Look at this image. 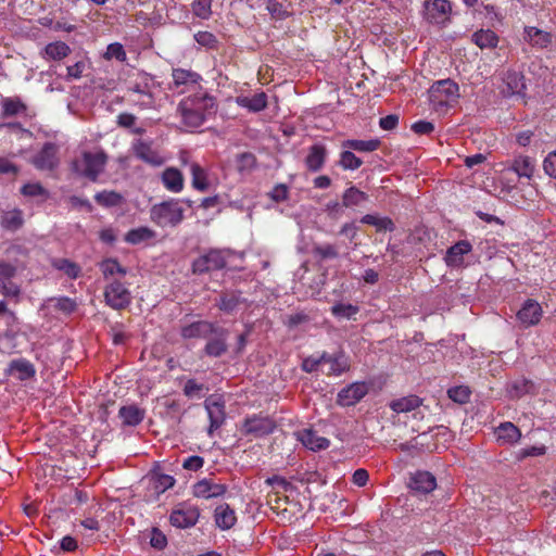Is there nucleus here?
I'll use <instances>...</instances> for the list:
<instances>
[{
    "mask_svg": "<svg viewBox=\"0 0 556 556\" xmlns=\"http://www.w3.org/2000/svg\"><path fill=\"white\" fill-rule=\"evenodd\" d=\"M519 177L530 179L533 176L535 164L532 157L527 155L516 156L509 167Z\"/></svg>",
    "mask_w": 556,
    "mask_h": 556,
    "instance_id": "35",
    "label": "nucleus"
},
{
    "mask_svg": "<svg viewBox=\"0 0 556 556\" xmlns=\"http://www.w3.org/2000/svg\"><path fill=\"white\" fill-rule=\"evenodd\" d=\"M495 434L497 441L502 443L513 444L519 441L521 432L517 426L510 421L502 422L496 429Z\"/></svg>",
    "mask_w": 556,
    "mask_h": 556,
    "instance_id": "33",
    "label": "nucleus"
},
{
    "mask_svg": "<svg viewBox=\"0 0 556 556\" xmlns=\"http://www.w3.org/2000/svg\"><path fill=\"white\" fill-rule=\"evenodd\" d=\"M328 151L321 143H315L308 149V153L305 157V165L311 172H318L323 168Z\"/></svg>",
    "mask_w": 556,
    "mask_h": 556,
    "instance_id": "22",
    "label": "nucleus"
},
{
    "mask_svg": "<svg viewBox=\"0 0 556 556\" xmlns=\"http://www.w3.org/2000/svg\"><path fill=\"white\" fill-rule=\"evenodd\" d=\"M299 439L305 447L312 451L326 450L330 445V441L327 438L318 435L312 429H304L300 432Z\"/></svg>",
    "mask_w": 556,
    "mask_h": 556,
    "instance_id": "27",
    "label": "nucleus"
},
{
    "mask_svg": "<svg viewBox=\"0 0 556 556\" xmlns=\"http://www.w3.org/2000/svg\"><path fill=\"white\" fill-rule=\"evenodd\" d=\"M339 165L346 170L358 169L363 165L361 157L356 156L353 150H343L340 153Z\"/></svg>",
    "mask_w": 556,
    "mask_h": 556,
    "instance_id": "49",
    "label": "nucleus"
},
{
    "mask_svg": "<svg viewBox=\"0 0 556 556\" xmlns=\"http://www.w3.org/2000/svg\"><path fill=\"white\" fill-rule=\"evenodd\" d=\"M543 169L546 175L556 179V150L546 155L543 161Z\"/></svg>",
    "mask_w": 556,
    "mask_h": 556,
    "instance_id": "64",
    "label": "nucleus"
},
{
    "mask_svg": "<svg viewBox=\"0 0 556 556\" xmlns=\"http://www.w3.org/2000/svg\"><path fill=\"white\" fill-rule=\"evenodd\" d=\"M525 40L528 41L532 47L543 49L552 45L553 35L534 26H527L525 27Z\"/></svg>",
    "mask_w": 556,
    "mask_h": 556,
    "instance_id": "25",
    "label": "nucleus"
},
{
    "mask_svg": "<svg viewBox=\"0 0 556 556\" xmlns=\"http://www.w3.org/2000/svg\"><path fill=\"white\" fill-rule=\"evenodd\" d=\"M237 104L241 108L248 109L250 112L257 113L267 108V94L264 91H261L252 97L239 96L237 97Z\"/></svg>",
    "mask_w": 556,
    "mask_h": 556,
    "instance_id": "29",
    "label": "nucleus"
},
{
    "mask_svg": "<svg viewBox=\"0 0 556 556\" xmlns=\"http://www.w3.org/2000/svg\"><path fill=\"white\" fill-rule=\"evenodd\" d=\"M189 100L194 104V108L202 113V117L205 119L207 115H212L215 112L216 102L215 98L204 94H195L190 97Z\"/></svg>",
    "mask_w": 556,
    "mask_h": 556,
    "instance_id": "39",
    "label": "nucleus"
},
{
    "mask_svg": "<svg viewBox=\"0 0 556 556\" xmlns=\"http://www.w3.org/2000/svg\"><path fill=\"white\" fill-rule=\"evenodd\" d=\"M175 484V479L169 475H157L154 479V490L163 493Z\"/></svg>",
    "mask_w": 556,
    "mask_h": 556,
    "instance_id": "61",
    "label": "nucleus"
},
{
    "mask_svg": "<svg viewBox=\"0 0 556 556\" xmlns=\"http://www.w3.org/2000/svg\"><path fill=\"white\" fill-rule=\"evenodd\" d=\"M358 312V307L352 304L338 303L331 307V313L338 317L350 318Z\"/></svg>",
    "mask_w": 556,
    "mask_h": 556,
    "instance_id": "59",
    "label": "nucleus"
},
{
    "mask_svg": "<svg viewBox=\"0 0 556 556\" xmlns=\"http://www.w3.org/2000/svg\"><path fill=\"white\" fill-rule=\"evenodd\" d=\"M472 251V244L468 240H459L450 247L445 253L444 262L447 267L462 268L465 267V255Z\"/></svg>",
    "mask_w": 556,
    "mask_h": 556,
    "instance_id": "12",
    "label": "nucleus"
},
{
    "mask_svg": "<svg viewBox=\"0 0 556 556\" xmlns=\"http://www.w3.org/2000/svg\"><path fill=\"white\" fill-rule=\"evenodd\" d=\"M216 526L222 530L231 529L237 522L235 510L226 503L218 505L214 511Z\"/></svg>",
    "mask_w": 556,
    "mask_h": 556,
    "instance_id": "24",
    "label": "nucleus"
},
{
    "mask_svg": "<svg viewBox=\"0 0 556 556\" xmlns=\"http://www.w3.org/2000/svg\"><path fill=\"white\" fill-rule=\"evenodd\" d=\"M151 220L160 227H177L185 218V210L179 200L170 199L154 204L150 210Z\"/></svg>",
    "mask_w": 556,
    "mask_h": 556,
    "instance_id": "2",
    "label": "nucleus"
},
{
    "mask_svg": "<svg viewBox=\"0 0 556 556\" xmlns=\"http://www.w3.org/2000/svg\"><path fill=\"white\" fill-rule=\"evenodd\" d=\"M132 151L137 159L149 165L161 166L164 163V159L152 148L151 141L136 140L132 143Z\"/></svg>",
    "mask_w": 556,
    "mask_h": 556,
    "instance_id": "14",
    "label": "nucleus"
},
{
    "mask_svg": "<svg viewBox=\"0 0 556 556\" xmlns=\"http://www.w3.org/2000/svg\"><path fill=\"white\" fill-rule=\"evenodd\" d=\"M23 214L20 210H12L3 213L0 222L2 228L9 231H16L23 226Z\"/></svg>",
    "mask_w": 556,
    "mask_h": 556,
    "instance_id": "41",
    "label": "nucleus"
},
{
    "mask_svg": "<svg viewBox=\"0 0 556 556\" xmlns=\"http://www.w3.org/2000/svg\"><path fill=\"white\" fill-rule=\"evenodd\" d=\"M424 404V399L419 397L418 395H407L400 399H395L390 402L389 406L390 408L400 414V413H409L413 410H416Z\"/></svg>",
    "mask_w": 556,
    "mask_h": 556,
    "instance_id": "30",
    "label": "nucleus"
},
{
    "mask_svg": "<svg viewBox=\"0 0 556 556\" xmlns=\"http://www.w3.org/2000/svg\"><path fill=\"white\" fill-rule=\"evenodd\" d=\"M53 268L63 271L71 279H76L80 275V267L68 258H53L51 261Z\"/></svg>",
    "mask_w": 556,
    "mask_h": 556,
    "instance_id": "43",
    "label": "nucleus"
},
{
    "mask_svg": "<svg viewBox=\"0 0 556 556\" xmlns=\"http://www.w3.org/2000/svg\"><path fill=\"white\" fill-rule=\"evenodd\" d=\"M100 269L105 279L115 274L121 276H125L127 274V268L123 267L116 258L103 260L100 263Z\"/></svg>",
    "mask_w": 556,
    "mask_h": 556,
    "instance_id": "50",
    "label": "nucleus"
},
{
    "mask_svg": "<svg viewBox=\"0 0 556 556\" xmlns=\"http://www.w3.org/2000/svg\"><path fill=\"white\" fill-rule=\"evenodd\" d=\"M321 374L327 376H339L350 370V358L343 350H338L333 354L323 352L321 354Z\"/></svg>",
    "mask_w": 556,
    "mask_h": 556,
    "instance_id": "7",
    "label": "nucleus"
},
{
    "mask_svg": "<svg viewBox=\"0 0 556 556\" xmlns=\"http://www.w3.org/2000/svg\"><path fill=\"white\" fill-rule=\"evenodd\" d=\"M312 253L319 261L334 260L339 256L337 247L331 243L314 244Z\"/></svg>",
    "mask_w": 556,
    "mask_h": 556,
    "instance_id": "48",
    "label": "nucleus"
},
{
    "mask_svg": "<svg viewBox=\"0 0 556 556\" xmlns=\"http://www.w3.org/2000/svg\"><path fill=\"white\" fill-rule=\"evenodd\" d=\"M226 266L227 251L212 248L192 261L191 271L193 275L201 276L222 270Z\"/></svg>",
    "mask_w": 556,
    "mask_h": 556,
    "instance_id": "4",
    "label": "nucleus"
},
{
    "mask_svg": "<svg viewBox=\"0 0 556 556\" xmlns=\"http://www.w3.org/2000/svg\"><path fill=\"white\" fill-rule=\"evenodd\" d=\"M199 516L200 514L198 508H177L172 511L169 522L176 528L186 529L193 527L197 523Z\"/></svg>",
    "mask_w": 556,
    "mask_h": 556,
    "instance_id": "16",
    "label": "nucleus"
},
{
    "mask_svg": "<svg viewBox=\"0 0 556 556\" xmlns=\"http://www.w3.org/2000/svg\"><path fill=\"white\" fill-rule=\"evenodd\" d=\"M541 305L532 299H528L517 313V319L522 324L523 327L535 326L542 318Z\"/></svg>",
    "mask_w": 556,
    "mask_h": 556,
    "instance_id": "15",
    "label": "nucleus"
},
{
    "mask_svg": "<svg viewBox=\"0 0 556 556\" xmlns=\"http://www.w3.org/2000/svg\"><path fill=\"white\" fill-rule=\"evenodd\" d=\"M369 195L355 186L349 187L342 194V205L345 207L361 206L367 202Z\"/></svg>",
    "mask_w": 556,
    "mask_h": 556,
    "instance_id": "36",
    "label": "nucleus"
},
{
    "mask_svg": "<svg viewBox=\"0 0 556 556\" xmlns=\"http://www.w3.org/2000/svg\"><path fill=\"white\" fill-rule=\"evenodd\" d=\"M277 425L268 415L252 414L244 417L240 425V432L251 439H260L271 434Z\"/></svg>",
    "mask_w": 556,
    "mask_h": 556,
    "instance_id": "5",
    "label": "nucleus"
},
{
    "mask_svg": "<svg viewBox=\"0 0 556 556\" xmlns=\"http://www.w3.org/2000/svg\"><path fill=\"white\" fill-rule=\"evenodd\" d=\"M17 268L4 261H0V285L11 281L16 276Z\"/></svg>",
    "mask_w": 556,
    "mask_h": 556,
    "instance_id": "63",
    "label": "nucleus"
},
{
    "mask_svg": "<svg viewBox=\"0 0 556 556\" xmlns=\"http://www.w3.org/2000/svg\"><path fill=\"white\" fill-rule=\"evenodd\" d=\"M239 290H225L220 293L216 306L225 313H232L244 300Z\"/></svg>",
    "mask_w": 556,
    "mask_h": 556,
    "instance_id": "26",
    "label": "nucleus"
},
{
    "mask_svg": "<svg viewBox=\"0 0 556 556\" xmlns=\"http://www.w3.org/2000/svg\"><path fill=\"white\" fill-rule=\"evenodd\" d=\"M192 187L199 191H206L210 187L206 172L198 163L191 164Z\"/></svg>",
    "mask_w": 556,
    "mask_h": 556,
    "instance_id": "47",
    "label": "nucleus"
},
{
    "mask_svg": "<svg viewBox=\"0 0 556 556\" xmlns=\"http://www.w3.org/2000/svg\"><path fill=\"white\" fill-rule=\"evenodd\" d=\"M381 146V141L379 139H370V140H358V139H348L342 142V148L350 149L356 152H374L378 150Z\"/></svg>",
    "mask_w": 556,
    "mask_h": 556,
    "instance_id": "38",
    "label": "nucleus"
},
{
    "mask_svg": "<svg viewBox=\"0 0 556 556\" xmlns=\"http://www.w3.org/2000/svg\"><path fill=\"white\" fill-rule=\"evenodd\" d=\"M118 416L125 425L135 427L143 420L144 410L136 405L122 406Z\"/></svg>",
    "mask_w": 556,
    "mask_h": 556,
    "instance_id": "37",
    "label": "nucleus"
},
{
    "mask_svg": "<svg viewBox=\"0 0 556 556\" xmlns=\"http://www.w3.org/2000/svg\"><path fill=\"white\" fill-rule=\"evenodd\" d=\"M173 85L175 88L185 87L180 92H185V89L194 88L200 85L202 77L199 73L191 70L174 68L173 73Z\"/></svg>",
    "mask_w": 556,
    "mask_h": 556,
    "instance_id": "20",
    "label": "nucleus"
},
{
    "mask_svg": "<svg viewBox=\"0 0 556 556\" xmlns=\"http://www.w3.org/2000/svg\"><path fill=\"white\" fill-rule=\"evenodd\" d=\"M504 83L510 94H525L526 78L520 72L509 70L505 73Z\"/></svg>",
    "mask_w": 556,
    "mask_h": 556,
    "instance_id": "32",
    "label": "nucleus"
},
{
    "mask_svg": "<svg viewBox=\"0 0 556 556\" xmlns=\"http://www.w3.org/2000/svg\"><path fill=\"white\" fill-rule=\"evenodd\" d=\"M179 111L181 113L182 122L189 127H199L205 121L202 117V113L194 108V104L187 98L179 104Z\"/></svg>",
    "mask_w": 556,
    "mask_h": 556,
    "instance_id": "23",
    "label": "nucleus"
},
{
    "mask_svg": "<svg viewBox=\"0 0 556 556\" xmlns=\"http://www.w3.org/2000/svg\"><path fill=\"white\" fill-rule=\"evenodd\" d=\"M71 48L63 41L48 43L45 48V55L51 60H63L71 53Z\"/></svg>",
    "mask_w": 556,
    "mask_h": 556,
    "instance_id": "46",
    "label": "nucleus"
},
{
    "mask_svg": "<svg viewBox=\"0 0 556 556\" xmlns=\"http://www.w3.org/2000/svg\"><path fill=\"white\" fill-rule=\"evenodd\" d=\"M96 202L104 207L118 206L124 202V197L116 191H101L94 195Z\"/></svg>",
    "mask_w": 556,
    "mask_h": 556,
    "instance_id": "45",
    "label": "nucleus"
},
{
    "mask_svg": "<svg viewBox=\"0 0 556 556\" xmlns=\"http://www.w3.org/2000/svg\"><path fill=\"white\" fill-rule=\"evenodd\" d=\"M459 87L452 79L435 81L429 89L431 108L438 113H445L459 97Z\"/></svg>",
    "mask_w": 556,
    "mask_h": 556,
    "instance_id": "1",
    "label": "nucleus"
},
{
    "mask_svg": "<svg viewBox=\"0 0 556 556\" xmlns=\"http://www.w3.org/2000/svg\"><path fill=\"white\" fill-rule=\"evenodd\" d=\"M155 237V231L152 230L151 228L149 227H138V228H135V229H130L126 235H125V241L130 243V244H139L141 242H144V241H148V240H151Z\"/></svg>",
    "mask_w": 556,
    "mask_h": 556,
    "instance_id": "42",
    "label": "nucleus"
},
{
    "mask_svg": "<svg viewBox=\"0 0 556 556\" xmlns=\"http://www.w3.org/2000/svg\"><path fill=\"white\" fill-rule=\"evenodd\" d=\"M452 5L448 0L425 2V18L432 24H444L450 20Z\"/></svg>",
    "mask_w": 556,
    "mask_h": 556,
    "instance_id": "10",
    "label": "nucleus"
},
{
    "mask_svg": "<svg viewBox=\"0 0 556 556\" xmlns=\"http://www.w3.org/2000/svg\"><path fill=\"white\" fill-rule=\"evenodd\" d=\"M108 159V154L103 150L97 152L86 151L83 152L80 159L74 161L73 168L77 174L91 181H97L99 175L104 170Z\"/></svg>",
    "mask_w": 556,
    "mask_h": 556,
    "instance_id": "3",
    "label": "nucleus"
},
{
    "mask_svg": "<svg viewBox=\"0 0 556 556\" xmlns=\"http://www.w3.org/2000/svg\"><path fill=\"white\" fill-rule=\"evenodd\" d=\"M50 303H53L52 306L65 314L71 315L77 309V302L74 299L67 298V296H60V298H50L48 300Z\"/></svg>",
    "mask_w": 556,
    "mask_h": 556,
    "instance_id": "52",
    "label": "nucleus"
},
{
    "mask_svg": "<svg viewBox=\"0 0 556 556\" xmlns=\"http://www.w3.org/2000/svg\"><path fill=\"white\" fill-rule=\"evenodd\" d=\"M104 298L108 305L114 309H123L130 304V292L119 280H113L106 286Z\"/></svg>",
    "mask_w": 556,
    "mask_h": 556,
    "instance_id": "9",
    "label": "nucleus"
},
{
    "mask_svg": "<svg viewBox=\"0 0 556 556\" xmlns=\"http://www.w3.org/2000/svg\"><path fill=\"white\" fill-rule=\"evenodd\" d=\"M236 162L239 172L251 170L256 166V156L251 152H243L237 155Z\"/></svg>",
    "mask_w": 556,
    "mask_h": 556,
    "instance_id": "55",
    "label": "nucleus"
},
{
    "mask_svg": "<svg viewBox=\"0 0 556 556\" xmlns=\"http://www.w3.org/2000/svg\"><path fill=\"white\" fill-rule=\"evenodd\" d=\"M195 41L208 49H217L218 40L216 36L210 31H199L194 35Z\"/></svg>",
    "mask_w": 556,
    "mask_h": 556,
    "instance_id": "56",
    "label": "nucleus"
},
{
    "mask_svg": "<svg viewBox=\"0 0 556 556\" xmlns=\"http://www.w3.org/2000/svg\"><path fill=\"white\" fill-rule=\"evenodd\" d=\"M447 395L453 402L465 404L469 402L471 390L468 384H455L447 390Z\"/></svg>",
    "mask_w": 556,
    "mask_h": 556,
    "instance_id": "51",
    "label": "nucleus"
},
{
    "mask_svg": "<svg viewBox=\"0 0 556 556\" xmlns=\"http://www.w3.org/2000/svg\"><path fill=\"white\" fill-rule=\"evenodd\" d=\"M21 192L25 197H48L47 190L39 182H29L24 185Z\"/></svg>",
    "mask_w": 556,
    "mask_h": 556,
    "instance_id": "58",
    "label": "nucleus"
},
{
    "mask_svg": "<svg viewBox=\"0 0 556 556\" xmlns=\"http://www.w3.org/2000/svg\"><path fill=\"white\" fill-rule=\"evenodd\" d=\"M368 392L367 384H348L338 393L337 402L341 406H352Z\"/></svg>",
    "mask_w": 556,
    "mask_h": 556,
    "instance_id": "18",
    "label": "nucleus"
},
{
    "mask_svg": "<svg viewBox=\"0 0 556 556\" xmlns=\"http://www.w3.org/2000/svg\"><path fill=\"white\" fill-rule=\"evenodd\" d=\"M213 0H194L191 4L193 14L201 20H208L212 15Z\"/></svg>",
    "mask_w": 556,
    "mask_h": 556,
    "instance_id": "53",
    "label": "nucleus"
},
{
    "mask_svg": "<svg viewBox=\"0 0 556 556\" xmlns=\"http://www.w3.org/2000/svg\"><path fill=\"white\" fill-rule=\"evenodd\" d=\"M361 223L374 226L378 232L395 230L394 222L388 216L380 217L375 214H366L361 218Z\"/></svg>",
    "mask_w": 556,
    "mask_h": 556,
    "instance_id": "40",
    "label": "nucleus"
},
{
    "mask_svg": "<svg viewBox=\"0 0 556 556\" xmlns=\"http://www.w3.org/2000/svg\"><path fill=\"white\" fill-rule=\"evenodd\" d=\"M216 326L217 325L207 320H198L184 326L180 330V334L184 339H207L212 336Z\"/></svg>",
    "mask_w": 556,
    "mask_h": 556,
    "instance_id": "17",
    "label": "nucleus"
},
{
    "mask_svg": "<svg viewBox=\"0 0 556 556\" xmlns=\"http://www.w3.org/2000/svg\"><path fill=\"white\" fill-rule=\"evenodd\" d=\"M0 293L4 298L13 300L14 303H18L22 291L21 287L11 280L0 285Z\"/></svg>",
    "mask_w": 556,
    "mask_h": 556,
    "instance_id": "54",
    "label": "nucleus"
},
{
    "mask_svg": "<svg viewBox=\"0 0 556 556\" xmlns=\"http://www.w3.org/2000/svg\"><path fill=\"white\" fill-rule=\"evenodd\" d=\"M8 376L13 379L25 381L34 377L36 370L34 365L24 358L13 359L5 369Z\"/></svg>",
    "mask_w": 556,
    "mask_h": 556,
    "instance_id": "19",
    "label": "nucleus"
},
{
    "mask_svg": "<svg viewBox=\"0 0 556 556\" xmlns=\"http://www.w3.org/2000/svg\"><path fill=\"white\" fill-rule=\"evenodd\" d=\"M151 77L147 74L142 76V81L135 83L129 89L134 92L140 93L148 98V103H151L153 100L152 93L149 90V81Z\"/></svg>",
    "mask_w": 556,
    "mask_h": 556,
    "instance_id": "60",
    "label": "nucleus"
},
{
    "mask_svg": "<svg viewBox=\"0 0 556 556\" xmlns=\"http://www.w3.org/2000/svg\"><path fill=\"white\" fill-rule=\"evenodd\" d=\"M229 336V330L216 326L212 336L207 338V342L204 346L205 355L210 357H220L228 351L227 339Z\"/></svg>",
    "mask_w": 556,
    "mask_h": 556,
    "instance_id": "11",
    "label": "nucleus"
},
{
    "mask_svg": "<svg viewBox=\"0 0 556 556\" xmlns=\"http://www.w3.org/2000/svg\"><path fill=\"white\" fill-rule=\"evenodd\" d=\"M104 58L106 60L115 59L117 61L123 62L126 60V52L121 43L114 42L108 46L106 52L104 53Z\"/></svg>",
    "mask_w": 556,
    "mask_h": 556,
    "instance_id": "57",
    "label": "nucleus"
},
{
    "mask_svg": "<svg viewBox=\"0 0 556 556\" xmlns=\"http://www.w3.org/2000/svg\"><path fill=\"white\" fill-rule=\"evenodd\" d=\"M58 147L53 142H46L41 150L33 157V164L41 170H52L58 165Z\"/></svg>",
    "mask_w": 556,
    "mask_h": 556,
    "instance_id": "13",
    "label": "nucleus"
},
{
    "mask_svg": "<svg viewBox=\"0 0 556 556\" xmlns=\"http://www.w3.org/2000/svg\"><path fill=\"white\" fill-rule=\"evenodd\" d=\"M227 491L228 486L225 483H220L212 477L203 478L192 486V494L203 500L223 497Z\"/></svg>",
    "mask_w": 556,
    "mask_h": 556,
    "instance_id": "8",
    "label": "nucleus"
},
{
    "mask_svg": "<svg viewBox=\"0 0 556 556\" xmlns=\"http://www.w3.org/2000/svg\"><path fill=\"white\" fill-rule=\"evenodd\" d=\"M291 3L280 2L278 0H267L266 9L275 20H285L291 15Z\"/></svg>",
    "mask_w": 556,
    "mask_h": 556,
    "instance_id": "44",
    "label": "nucleus"
},
{
    "mask_svg": "<svg viewBox=\"0 0 556 556\" xmlns=\"http://www.w3.org/2000/svg\"><path fill=\"white\" fill-rule=\"evenodd\" d=\"M1 116L3 118L27 114V105L20 97H8L1 102Z\"/></svg>",
    "mask_w": 556,
    "mask_h": 556,
    "instance_id": "28",
    "label": "nucleus"
},
{
    "mask_svg": "<svg viewBox=\"0 0 556 556\" xmlns=\"http://www.w3.org/2000/svg\"><path fill=\"white\" fill-rule=\"evenodd\" d=\"M162 182L164 187L172 192H180L184 189V176L176 167H167L162 173Z\"/></svg>",
    "mask_w": 556,
    "mask_h": 556,
    "instance_id": "31",
    "label": "nucleus"
},
{
    "mask_svg": "<svg viewBox=\"0 0 556 556\" xmlns=\"http://www.w3.org/2000/svg\"><path fill=\"white\" fill-rule=\"evenodd\" d=\"M471 40L480 49H494L497 47L500 38L491 29H479L472 34Z\"/></svg>",
    "mask_w": 556,
    "mask_h": 556,
    "instance_id": "34",
    "label": "nucleus"
},
{
    "mask_svg": "<svg viewBox=\"0 0 556 556\" xmlns=\"http://www.w3.org/2000/svg\"><path fill=\"white\" fill-rule=\"evenodd\" d=\"M204 406L210 419L208 434L212 435L226 420V402L224 395L211 394L205 399Z\"/></svg>",
    "mask_w": 556,
    "mask_h": 556,
    "instance_id": "6",
    "label": "nucleus"
},
{
    "mask_svg": "<svg viewBox=\"0 0 556 556\" xmlns=\"http://www.w3.org/2000/svg\"><path fill=\"white\" fill-rule=\"evenodd\" d=\"M437 486L434 476L428 471H417L410 478L409 488L414 492L427 494L432 492Z\"/></svg>",
    "mask_w": 556,
    "mask_h": 556,
    "instance_id": "21",
    "label": "nucleus"
},
{
    "mask_svg": "<svg viewBox=\"0 0 556 556\" xmlns=\"http://www.w3.org/2000/svg\"><path fill=\"white\" fill-rule=\"evenodd\" d=\"M150 544L157 551H162L167 545L166 535L157 528H153L150 535Z\"/></svg>",
    "mask_w": 556,
    "mask_h": 556,
    "instance_id": "62",
    "label": "nucleus"
}]
</instances>
